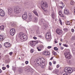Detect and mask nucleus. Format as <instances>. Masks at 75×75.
Returning a JSON list of instances; mask_svg holds the SVG:
<instances>
[{
  "mask_svg": "<svg viewBox=\"0 0 75 75\" xmlns=\"http://www.w3.org/2000/svg\"><path fill=\"white\" fill-rule=\"evenodd\" d=\"M33 38L34 40H37V38L35 37H33Z\"/></svg>",
  "mask_w": 75,
  "mask_h": 75,
  "instance_id": "8fccbe9b",
  "label": "nucleus"
},
{
  "mask_svg": "<svg viewBox=\"0 0 75 75\" xmlns=\"http://www.w3.org/2000/svg\"><path fill=\"white\" fill-rule=\"evenodd\" d=\"M44 27H43V29H46V28H48V25L46 23L44 24Z\"/></svg>",
  "mask_w": 75,
  "mask_h": 75,
  "instance_id": "4be33fe9",
  "label": "nucleus"
},
{
  "mask_svg": "<svg viewBox=\"0 0 75 75\" xmlns=\"http://www.w3.org/2000/svg\"><path fill=\"white\" fill-rule=\"evenodd\" d=\"M74 2L73 1H71L70 2V4L71 5H74Z\"/></svg>",
  "mask_w": 75,
  "mask_h": 75,
  "instance_id": "f704fd0d",
  "label": "nucleus"
},
{
  "mask_svg": "<svg viewBox=\"0 0 75 75\" xmlns=\"http://www.w3.org/2000/svg\"><path fill=\"white\" fill-rule=\"evenodd\" d=\"M35 41H30L29 42V43L30 45H31V46H35V44H34V43H35Z\"/></svg>",
  "mask_w": 75,
  "mask_h": 75,
  "instance_id": "a211bd4d",
  "label": "nucleus"
},
{
  "mask_svg": "<svg viewBox=\"0 0 75 75\" xmlns=\"http://www.w3.org/2000/svg\"><path fill=\"white\" fill-rule=\"evenodd\" d=\"M2 68V69H3V70H5V69H6V67H3Z\"/></svg>",
  "mask_w": 75,
  "mask_h": 75,
  "instance_id": "37998d69",
  "label": "nucleus"
},
{
  "mask_svg": "<svg viewBox=\"0 0 75 75\" xmlns=\"http://www.w3.org/2000/svg\"><path fill=\"white\" fill-rule=\"evenodd\" d=\"M54 42H55V43H57V41H56V40H55L54 41Z\"/></svg>",
  "mask_w": 75,
  "mask_h": 75,
  "instance_id": "e2e57ef3",
  "label": "nucleus"
},
{
  "mask_svg": "<svg viewBox=\"0 0 75 75\" xmlns=\"http://www.w3.org/2000/svg\"><path fill=\"white\" fill-rule=\"evenodd\" d=\"M60 3L62 4V6H63V3L62 2H61Z\"/></svg>",
  "mask_w": 75,
  "mask_h": 75,
  "instance_id": "680f3d73",
  "label": "nucleus"
},
{
  "mask_svg": "<svg viewBox=\"0 0 75 75\" xmlns=\"http://www.w3.org/2000/svg\"><path fill=\"white\" fill-rule=\"evenodd\" d=\"M36 67H38L42 63H44L45 62V59L43 58L40 59V58L37 59H36Z\"/></svg>",
  "mask_w": 75,
  "mask_h": 75,
  "instance_id": "f257e3e1",
  "label": "nucleus"
},
{
  "mask_svg": "<svg viewBox=\"0 0 75 75\" xmlns=\"http://www.w3.org/2000/svg\"><path fill=\"white\" fill-rule=\"evenodd\" d=\"M59 67V64H57V68H58Z\"/></svg>",
  "mask_w": 75,
  "mask_h": 75,
  "instance_id": "3c124183",
  "label": "nucleus"
},
{
  "mask_svg": "<svg viewBox=\"0 0 75 75\" xmlns=\"http://www.w3.org/2000/svg\"><path fill=\"white\" fill-rule=\"evenodd\" d=\"M39 48H41V50L44 49V46L43 45H41L39 47Z\"/></svg>",
  "mask_w": 75,
  "mask_h": 75,
  "instance_id": "c756f323",
  "label": "nucleus"
},
{
  "mask_svg": "<svg viewBox=\"0 0 75 75\" xmlns=\"http://www.w3.org/2000/svg\"><path fill=\"white\" fill-rule=\"evenodd\" d=\"M2 47V46H1V45L0 44V48H1Z\"/></svg>",
  "mask_w": 75,
  "mask_h": 75,
  "instance_id": "338daca9",
  "label": "nucleus"
},
{
  "mask_svg": "<svg viewBox=\"0 0 75 75\" xmlns=\"http://www.w3.org/2000/svg\"><path fill=\"white\" fill-rule=\"evenodd\" d=\"M6 67H7L8 68L9 67H10V66H9V65H6Z\"/></svg>",
  "mask_w": 75,
  "mask_h": 75,
  "instance_id": "5fc2aeb1",
  "label": "nucleus"
},
{
  "mask_svg": "<svg viewBox=\"0 0 75 75\" xmlns=\"http://www.w3.org/2000/svg\"><path fill=\"white\" fill-rule=\"evenodd\" d=\"M43 55H50V52L47 51H45L43 52Z\"/></svg>",
  "mask_w": 75,
  "mask_h": 75,
  "instance_id": "4468645a",
  "label": "nucleus"
},
{
  "mask_svg": "<svg viewBox=\"0 0 75 75\" xmlns=\"http://www.w3.org/2000/svg\"><path fill=\"white\" fill-rule=\"evenodd\" d=\"M47 48H48V49L51 48V46H48L47 47Z\"/></svg>",
  "mask_w": 75,
  "mask_h": 75,
  "instance_id": "603ef678",
  "label": "nucleus"
},
{
  "mask_svg": "<svg viewBox=\"0 0 75 75\" xmlns=\"http://www.w3.org/2000/svg\"><path fill=\"white\" fill-rule=\"evenodd\" d=\"M47 3L44 2H42L41 3V7L42 8L44 9L45 8H47L48 7Z\"/></svg>",
  "mask_w": 75,
  "mask_h": 75,
  "instance_id": "39448f33",
  "label": "nucleus"
},
{
  "mask_svg": "<svg viewBox=\"0 0 75 75\" xmlns=\"http://www.w3.org/2000/svg\"><path fill=\"white\" fill-rule=\"evenodd\" d=\"M5 13L3 10L1 9H0V16H4Z\"/></svg>",
  "mask_w": 75,
  "mask_h": 75,
  "instance_id": "9b49d317",
  "label": "nucleus"
},
{
  "mask_svg": "<svg viewBox=\"0 0 75 75\" xmlns=\"http://www.w3.org/2000/svg\"><path fill=\"white\" fill-rule=\"evenodd\" d=\"M52 16L53 17L55 16V13H54V12H53L51 14Z\"/></svg>",
  "mask_w": 75,
  "mask_h": 75,
  "instance_id": "c9c22d12",
  "label": "nucleus"
},
{
  "mask_svg": "<svg viewBox=\"0 0 75 75\" xmlns=\"http://www.w3.org/2000/svg\"><path fill=\"white\" fill-rule=\"evenodd\" d=\"M65 71L66 73L68 74L72 73L73 72V69L70 67H68L65 68Z\"/></svg>",
  "mask_w": 75,
  "mask_h": 75,
  "instance_id": "20e7f679",
  "label": "nucleus"
},
{
  "mask_svg": "<svg viewBox=\"0 0 75 75\" xmlns=\"http://www.w3.org/2000/svg\"><path fill=\"white\" fill-rule=\"evenodd\" d=\"M59 21L60 24L61 25H62V20L60 18H59Z\"/></svg>",
  "mask_w": 75,
  "mask_h": 75,
  "instance_id": "cd10ccee",
  "label": "nucleus"
},
{
  "mask_svg": "<svg viewBox=\"0 0 75 75\" xmlns=\"http://www.w3.org/2000/svg\"><path fill=\"white\" fill-rule=\"evenodd\" d=\"M22 18L24 20H26L27 18V12H25V14L23 15Z\"/></svg>",
  "mask_w": 75,
  "mask_h": 75,
  "instance_id": "1a4fd4ad",
  "label": "nucleus"
},
{
  "mask_svg": "<svg viewBox=\"0 0 75 75\" xmlns=\"http://www.w3.org/2000/svg\"><path fill=\"white\" fill-rule=\"evenodd\" d=\"M53 64H56V61H53Z\"/></svg>",
  "mask_w": 75,
  "mask_h": 75,
  "instance_id": "a18cd8bd",
  "label": "nucleus"
},
{
  "mask_svg": "<svg viewBox=\"0 0 75 75\" xmlns=\"http://www.w3.org/2000/svg\"><path fill=\"white\" fill-rule=\"evenodd\" d=\"M63 30L65 32H67L68 31V29L67 28H64L63 29Z\"/></svg>",
  "mask_w": 75,
  "mask_h": 75,
  "instance_id": "7c9ffc66",
  "label": "nucleus"
},
{
  "mask_svg": "<svg viewBox=\"0 0 75 75\" xmlns=\"http://www.w3.org/2000/svg\"><path fill=\"white\" fill-rule=\"evenodd\" d=\"M64 13L65 14H69V11L68 9L65 8L64 10Z\"/></svg>",
  "mask_w": 75,
  "mask_h": 75,
  "instance_id": "2eb2a0df",
  "label": "nucleus"
},
{
  "mask_svg": "<svg viewBox=\"0 0 75 75\" xmlns=\"http://www.w3.org/2000/svg\"><path fill=\"white\" fill-rule=\"evenodd\" d=\"M54 50H55V51H57V50H58V48L57 47H55L54 48Z\"/></svg>",
  "mask_w": 75,
  "mask_h": 75,
  "instance_id": "a19ab883",
  "label": "nucleus"
},
{
  "mask_svg": "<svg viewBox=\"0 0 75 75\" xmlns=\"http://www.w3.org/2000/svg\"><path fill=\"white\" fill-rule=\"evenodd\" d=\"M67 62L68 64H71V61L69 60H67Z\"/></svg>",
  "mask_w": 75,
  "mask_h": 75,
  "instance_id": "e433bc0d",
  "label": "nucleus"
},
{
  "mask_svg": "<svg viewBox=\"0 0 75 75\" xmlns=\"http://www.w3.org/2000/svg\"><path fill=\"white\" fill-rule=\"evenodd\" d=\"M4 46L6 48H8L10 46V44L8 42H5L4 44Z\"/></svg>",
  "mask_w": 75,
  "mask_h": 75,
  "instance_id": "f8f14e48",
  "label": "nucleus"
},
{
  "mask_svg": "<svg viewBox=\"0 0 75 75\" xmlns=\"http://www.w3.org/2000/svg\"><path fill=\"white\" fill-rule=\"evenodd\" d=\"M33 21L35 22V23H36V22H37V21H38V18H37L36 17L35 18L33 19Z\"/></svg>",
  "mask_w": 75,
  "mask_h": 75,
  "instance_id": "5701e85b",
  "label": "nucleus"
},
{
  "mask_svg": "<svg viewBox=\"0 0 75 75\" xmlns=\"http://www.w3.org/2000/svg\"><path fill=\"white\" fill-rule=\"evenodd\" d=\"M53 55H57V53L54 51L53 52Z\"/></svg>",
  "mask_w": 75,
  "mask_h": 75,
  "instance_id": "72a5a7b5",
  "label": "nucleus"
},
{
  "mask_svg": "<svg viewBox=\"0 0 75 75\" xmlns=\"http://www.w3.org/2000/svg\"><path fill=\"white\" fill-rule=\"evenodd\" d=\"M53 58H54V57H52L51 59H50V60H52V59H53Z\"/></svg>",
  "mask_w": 75,
  "mask_h": 75,
  "instance_id": "bf43d9fd",
  "label": "nucleus"
},
{
  "mask_svg": "<svg viewBox=\"0 0 75 75\" xmlns=\"http://www.w3.org/2000/svg\"><path fill=\"white\" fill-rule=\"evenodd\" d=\"M9 54L10 55H11L12 54H13V52H10Z\"/></svg>",
  "mask_w": 75,
  "mask_h": 75,
  "instance_id": "49530a36",
  "label": "nucleus"
},
{
  "mask_svg": "<svg viewBox=\"0 0 75 75\" xmlns=\"http://www.w3.org/2000/svg\"><path fill=\"white\" fill-rule=\"evenodd\" d=\"M56 32L58 35H61L62 34V31L61 30L57 28L56 30Z\"/></svg>",
  "mask_w": 75,
  "mask_h": 75,
  "instance_id": "0eeeda50",
  "label": "nucleus"
},
{
  "mask_svg": "<svg viewBox=\"0 0 75 75\" xmlns=\"http://www.w3.org/2000/svg\"><path fill=\"white\" fill-rule=\"evenodd\" d=\"M74 13L75 14V7L74 8Z\"/></svg>",
  "mask_w": 75,
  "mask_h": 75,
  "instance_id": "6e6d98bb",
  "label": "nucleus"
},
{
  "mask_svg": "<svg viewBox=\"0 0 75 75\" xmlns=\"http://www.w3.org/2000/svg\"><path fill=\"white\" fill-rule=\"evenodd\" d=\"M73 40H75V35L72 37Z\"/></svg>",
  "mask_w": 75,
  "mask_h": 75,
  "instance_id": "c03bdc74",
  "label": "nucleus"
},
{
  "mask_svg": "<svg viewBox=\"0 0 75 75\" xmlns=\"http://www.w3.org/2000/svg\"><path fill=\"white\" fill-rule=\"evenodd\" d=\"M49 70H51L52 69L51 68H50V67H49Z\"/></svg>",
  "mask_w": 75,
  "mask_h": 75,
  "instance_id": "69168bd1",
  "label": "nucleus"
},
{
  "mask_svg": "<svg viewBox=\"0 0 75 75\" xmlns=\"http://www.w3.org/2000/svg\"><path fill=\"white\" fill-rule=\"evenodd\" d=\"M51 35V33L49 32H47L45 35V38L46 39H50L51 38V35Z\"/></svg>",
  "mask_w": 75,
  "mask_h": 75,
  "instance_id": "6e6552de",
  "label": "nucleus"
},
{
  "mask_svg": "<svg viewBox=\"0 0 75 75\" xmlns=\"http://www.w3.org/2000/svg\"><path fill=\"white\" fill-rule=\"evenodd\" d=\"M71 23L70 22V21H68L67 22V25H71Z\"/></svg>",
  "mask_w": 75,
  "mask_h": 75,
  "instance_id": "473e14b6",
  "label": "nucleus"
},
{
  "mask_svg": "<svg viewBox=\"0 0 75 75\" xmlns=\"http://www.w3.org/2000/svg\"><path fill=\"white\" fill-rule=\"evenodd\" d=\"M33 13H34V14H35L36 16H38V13H37V10H34L33 11Z\"/></svg>",
  "mask_w": 75,
  "mask_h": 75,
  "instance_id": "412c9836",
  "label": "nucleus"
},
{
  "mask_svg": "<svg viewBox=\"0 0 75 75\" xmlns=\"http://www.w3.org/2000/svg\"><path fill=\"white\" fill-rule=\"evenodd\" d=\"M72 52L74 55L75 54V48H73L72 49Z\"/></svg>",
  "mask_w": 75,
  "mask_h": 75,
  "instance_id": "bb28decb",
  "label": "nucleus"
},
{
  "mask_svg": "<svg viewBox=\"0 0 75 75\" xmlns=\"http://www.w3.org/2000/svg\"><path fill=\"white\" fill-rule=\"evenodd\" d=\"M19 72L20 73H22L23 72V70L21 69H20L19 70Z\"/></svg>",
  "mask_w": 75,
  "mask_h": 75,
  "instance_id": "2f4dec72",
  "label": "nucleus"
},
{
  "mask_svg": "<svg viewBox=\"0 0 75 75\" xmlns=\"http://www.w3.org/2000/svg\"><path fill=\"white\" fill-rule=\"evenodd\" d=\"M10 33L11 35H14L16 33V30L14 28H12L10 30Z\"/></svg>",
  "mask_w": 75,
  "mask_h": 75,
  "instance_id": "423d86ee",
  "label": "nucleus"
},
{
  "mask_svg": "<svg viewBox=\"0 0 75 75\" xmlns=\"http://www.w3.org/2000/svg\"><path fill=\"white\" fill-rule=\"evenodd\" d=\"M25 63L26 64H28V61H26L25 62Z\"/></svg>",
  "mask_w": 75,
  "mask_h": 75,
  "instance_id": "09e8293b",
  "label": "nucleus"
},
{
  "mask_svg": "<svg viewBox=\"0 0 75 75\" xmlns=\"http://www.w3.org/2000/svg\"><path fill=\"white\" fill-rule=\"evenodd\" d=\"M59 45H60V46H61V42L59 43Z\"/></svg>",
  "mask_w": 75,
  "mask_h": 75,
  "instance_id": "774afa93",
  "label": "nucleus"
},
{
  "mask_svg": "<svg viewBox=\"0 0 75 75\" xmlns=\"http://www.w3.org/2000/svg\"><path fill=\"white\" fill-rule=\"evenodd\" d=\"M74 29H71V31H72V33H74Z\"/></svg>",
  "mask_w": 75,
  "mask_h": 75,
  "instance_id": "de8ad7c7",
  "label": "nucleus"
},
{
  "mask_svg": "<svg viewBox=\"0 0 75 75\" xmlns=\"http://www.w3.org/2000/svg\"><path fill=\"white\" fill-rule=\"evenodd\" d=\"M27 70L28 72H30L31 73H33V69L31 67L27 68Z\"/></svg>",
  "mask_w": 75,
  "mask_h": 75,
  "instance_id": "6ab92c4d",
  "label": "nucleus"
},
{
  "mask_svg": "<svg viewBox=\"0 0 75 75\" xmlns=\"http://www.w3.org/2000/svg\"><path fill=\"white\" fill-rule=\"evenodd\" d=\"M45 11V12H46V13H48V10H46Z\"/></svg>",
  "mask_w": 75,
  "mask_h": 75,
  "instance_id": "13d9d810",
  "label": "nucleus"
},
{
  "mask_svg": "<svg viewBox=\"0 0 75 75\" xmlns=\"http://www.w3.org/2000/svg\"><path fill=\"white\" fill-rule=\"evenodd\" d=\"M45 22V21L44 19L42 18L40 19V21H39V24L40 25H42V24H44V23Z\"/></svg>",
  "mask_w": 75,
  "mask_h": 75,
  "instance_id": "9d476101",
  "label": "nucleus"
},
{
  "mask_svg": "<svg viewBox=\"0 0 75 75\" xmlns=\"http://www.w3.org/2000/svg\"><path fill=\"white\" fill-rule=\"evenodd\" d=\"M63 46L64 47H68V45L66 44H63Z\"/></svg>",
  "mask_w": 75,
  "mask_h": 75,
  "instance_id": "58836bf2",
  "label": "nucleus"
},
{
  "mask_svg": "<svg viewBox=\"0 0 75 75\" xmlns=\"http://www.w3.org/2000/svg\"><path fill=\"white\" fill-rule=\"evenodd\" d=\"M8 13L9 15H11L12 11V9L11 8H9L8 9Z\"/></svg>",
  "mask_w": 75,
  "mask_h": 75,
  "instance_id": "ddd939ff",
  "label": "nucleus"
},
{
  "mask_svg": "<svg viewBox=\"0 0 75 75\" xmlns=\"http://www.w3.org/2000/svg\"><path fill=\"white\" fill-rule=\"evenodd\" d=\"M61 50H63L64 49V48L62 47H61L60 48Z\"/></svg>",
  "mask_w": 75,
  "mask_h": 75,
  "instance_id": "4d7b16f0",
  "label": "nucleus"
},
{
  "mask_svg": "<svg viewBox=\"0 0 75 75\" xmlns=\"http://www.w3.org/2000/svg\"><path fill=\"white\" fill-rule=\"evenodd\" d=\"M63 75H68L67 74H63Z\"/></svg>",
  "mask_w": 75,
  "mask_h": 75,
  "instance_id": "052dcab7",
  "label": "nucleus"
},
{
  "mask_svg": "<svg viewBox=\"0 0 75 75\" xmlns=\"http://www.w3.org/2000/svg\"><path fill=\"white\" fill-rule=\"evenodd\" d=\"M49 64L50 65V66H51V65H52V63L51 62H50L49 63Z\"/></svg>",
  "mask_w": 75,
  "mask_h": 75,
  "instance_id": "864d4df0",
  "label": "nucleus"
},
{
  "mask_svg": "<svg viewBox=\"0 0 75 75\" xmlns=\"http://www.w3.org/2000/svg\"><path fill=\"white\" fill-rule=\"evenodd\" d=\"M62 40H62V39H60V41H61V42H62Z\"/></svg>",
  "mask_w": 75,
  "mask_h": 75,
  "instance_id": "0e129e2a",
  "label": "nucleus"
},
{
  "mask_svg": "<svg viewBox=\"0 0 75 75\" xmlns=\"http://www.w3.org/2000/svg\"><path fill=\"white\" fill-rule=\"evenodd\" d=\"M23 38V39L24 40H27V35L25 34H23L22 35V37Z\"/></svg>",
  "mask_w": 75,
  "mask_h": 75,
  "instance_id": "f3484780",
  "label": "nucleus"
},
{
  "mask_svg": "<svg viewBox=\"0 0 75 75\" xmlns=\"http://www.w3.org/2000/svg\"><path fill=\"white\" fill-rule=\"evenodd\" d=\"M59 14L60 17H64V14L62 12V11H59Z\"/></svg>",
  "mask_w": 75,
  "mask_h": 75,
  "instance_id": "dca6fc26",
  "label": "nucleus"
},
{
  "mask_svg": "<svg viewBox=\"0 0 75 75\" xmlns=\"http://www.w3.org/2000/svg\"><path fill=\"white\" fill-rule=\"evenodd\" d=\"M34 51V50H33V49H31L30 50V52H31V53H32Z\"/></svg>",
  "mask_w": 75,
  "mask_h": 75,
  "instance_id": "79ce46f5",
  "label": "nucleus"
},
{
  "mask_svg": "<svg viewBox=\"0 0 75 75\" xmlns=\"http://www.w3.org/2000/svg\"><path fill=\"white\" fill-rule=\"evenodd\" d=\"M59 72V70L58 69H55L54 71V73L57 74V73H58Z\"/></svg>",
  "mask_w": 75,
  "mask_h": 75,
  "instance_id": "a878e982",
  "label": "nucleus"
},
{
  "mask_svg": "<svg viewBox=\"0 0 75 75\" xmlns=\"http://www.w3.org/2000/svg\"><path fill=\"white\" fill-rule=\"evenodd\" d=\"M40 65L41 68H44V67H45V64H41V65Z\"/></svg>",
  "mask_w": 75,
  "mask_h": 75,
  "instance_id": "393cba45",
  "label": "nucleus"
},
{
  "mask_svg": "<svg viewBox=\"0 0 75 75\" xmlns=\"http://www.w3.org/2000/svg\"><path fill=\"white\" fill-rule=\"evenodd\" d=\"M64 55L65 58L68 59H71V55L70 54V51L68 50L67 51L66 53L64 54Z\"/></svg>",
  "mask_w": 75,
  "mask_h": 75,
  "instance_id": "7ed1b4c3",
  "label": "nucleus"
},
{
  "mask_svg": "<svg viewBox=\"0 0 75 75\" xmlns=\"http://www.w3.org/2000/svg\"><path fill=\"white\" fill-rule=\"evenodd\" d=\"M21 9L20 7L15 6L14 8V12L16 14H18L21 12Z\"/></svg>",
  "mask_w": 75,
  "mask_h": 75,
  "instance_id": "f03ea898",
  "label": "nucleus"
},
{
  "mask_svg": "<svg viewBox=\"0 0 75 75\" xmlns=\"http://www.w3.org/2000/svg\"><path fill=\"white\" fill-rule=\"evenodd\" d=\"M20 41L21 42H23V38H22V37H21V38L20 39Z\"/></svg>",
  "mask_w": 75,
  "mask_h": 75,
  "instance_id": "4c0bfd02",
  "label": "nucleus"
},
{
  "mask_svg": "<svg viewBox=\"0 0 75 75\" xmlns=\"http://www.w3.org/2000/svg\"><path fill=\"white\" fill-rule=\"evenodd\" d=\"M4 25L0 26V30H4Z\"/></svg>",
  "mask_w": 75,
  "mask_h": 75,
  "instance_id": "c85d7f7f",
  "label": "nucleus"
},
{
  "mask_svg": "<svg viewBox=\"0 0 75 75\" xmlns=\"http://www.w3.org/2000/svg\"><path fill=\"white\" fill-rule=\"evenodd\" d=\"M4 39V36L3 35H0V41H1L2 40H3Z\"/></svg>",
  "mask_w": 75,
  "mask_h": 75,
  "instance_id": "aec40b11",
  "label": "nucleus"
},
{
  "mask_svg": "<svg viewBox=\"0 0 75 75\" xmlns=\"http://www.w3.org/2000/svg\"><path fill=\"white\" fill-rule=\"evenodd\" d=\"M37 48L38 49V51H41V48H39L38 47H37Z\"/></svg>",
  "mask_w": 75,
  "mask_h": 75,
  "instance_id": "ea45409f",
  "label": "nucleus"
},
{
  "mask_svg": "<svg viewBox=\"0 0 75 75\" xmlns=\"http://www.w3.org/2000/svg\"><path fill=\"white\" fill-rule=\"evenodd\" d=\"M23 34L22 33H19L18 34V37H23Z\"/></svg>",
  "mask_w": 75,
  "mask_h": 75,
  "instance_id": "b1692460",
  "label": "nucleus"
}]
</instances>
